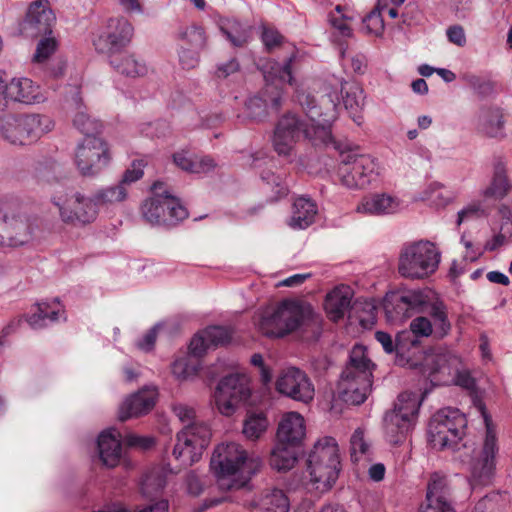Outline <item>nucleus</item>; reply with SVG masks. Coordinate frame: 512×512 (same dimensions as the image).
I'll return each instance as SVG.
<instances>
[{
	"label": "nucleus",
	"instance_id": "nucleus-8",
	"mask_svg": "<svg viewBox=\"0 0 512 512\" xmlns=\"http://www.w3.org/2000/svg\"><path fill=\"white\" fill-rule=\"evenodd\" d=\"M53 127L52 119L41 114H9L0 118V134L12 145L35 143Z\"/></svg>",
	"mask_w": 512,
	"mask_h": 512
},
{
	"label": "nucleus",
	"instance_id": "nucleus-6",
	"mask_svg": "<svg viewBox=\"0 0 512 512\" xmlns=\"http://www.w3.org/2000/svg\"><path fill=\"white\" fill-rule=\"evenodd\" d=\"M384 172L380 162L367 154L355 150H341L337 174L348 189H364L377 184Z\"/></svg>",
	"mask_w": 512,
	"mask_h": 512
},
{
	"label": "nucleus",
	"instance_id": "nucleus-14",
	"mask_svg": "<svg viewBox=\"0 0 512 512\" xmlns=\"http://www.w3.org/2000/svg\"><path fill=\"white\" fill-rule=\"evenodd\" d=\"M486 433L479 451L473 450L470 462L472 489L476 486L489 485L495 475L496 455L498 452L497 437L487 416H485Z\"/></svg>",
	"mask_w": 512,
	"mask_h": 512
},
{
	"label": "nucleus",
	"instance_id": "nucleus-61",
	"mask_svg": "<svg viewBox=\"0 0 512 512\" xmlns=\"http://www.w3.org/2000/svg\"><path fill=\"white\" fill-rule=\"evenodd\" d=\"M262 179L275 190L277 197H283L288 193V185L280 175H275L273 172L262 174Z\"/></svg>",
	"mask_w": 512,
	"mask_h": 512
},
{
	"label": "nucleus",
	"instance_id": "nucleus-52",
	"mask_svg": "<svg viewBox=\"0 0 512 512\" xmlns=\"http://www.w3.org/2000/svg\"><path fill=\"white\" fill-rule=\"evenodd\" d=\"M385 9L384 6L378 4L374 10H372L365 18L364 24L367 31L375 36L382 35L384 31V21L382 18V12Z\"/></svg>",
	"mask_w": 512,
	"mask_h": 512
},
{
	"label": "nucleus",
	"instance_id": "nucleus-34",
	"mask_svg": "<svg viewBox=\"0 0 512 512\" xmlns=\"http://www.w3.org/2000/svg\"><path fill=\"white\" fill-rule=\"evenodd\" d=\"M483 196L497 201L507 199L512 201V183L502 164L495 166L490 185L483 191Z\"/></svg>",
	"mask_w": 512,
	"mask_h": 512
},
{
	"label": "nucleus",
	"instance_id": "nucleus-60",
	"mask_svg": "<svg viewBox=\"0 0 512 512\" xmlns=\"http://www.w3.org/2000/svg\"><path fill=\"white\" fill-rule=\"evenodd\" d=\"M199 49H188L181 47L179 51V62L183 69H193L199 63Z\"/></svg>",
	"mask_w": 512,
	"mask_h": 512
},
{
	"label": "nucleus",
	"instance_id": "nucleus-40",
	"mask_svg": "<svg viewBox=\"0 0 512 512\" xmlns=\"http://www.w3.org/2000/svg\"><path fill=\"white\" fill-rule=\"evenodd\" d=\"M268 419L263 413H251L243 421L242 433L250 441L258 440L268 428Z\"/></svg>",
	"mask_w": 512,
	"mask_h": 512
},
{
	"label": "nucleus",
	"instance_id": "nucleus-24",
	"mask_svg": "<svg viewBox=\"0 0 512 512\" xmlns=\"http://www.w3.org/2000/svg\"><path fill=\"white\" fill-rule=\"evenodd\" d=\"M403 208L401 199L386 192H375L364 196L355 211L364 216L386 217L398 214Z\"/></svg>",
	"mask_w": 512,
	"mask_h": 512
},
{
	"label": "nucleus",
	"instance_id": "nucleus-4",
	"mask_svg": "<svg viewBox=\"0 0 512 512\" xmlns=\"http://www.w3.org/2000/svg\"><path fill=\"white\" fill-rule=\"evenodd\" d=\"M311 307L286 299L264 308L256 322L258 330L267 337L281 338L298 329L310 316Z\"/></svg>",
	"mask_w": 512,
	"mask_h": 512
},
{
	"label": "nucleus",
	"instance_id": "nucleus-5",
	"mask_svg": "<svg viewBox=\"0 0 512 512\" xmlns=\"http://www.w3.org/2000/svg\"><path fill=\"white\" fill-rule=\"evenodd\" d=\"M292 61L293 57H290L283 65L277 62H268L266 64L263 71L266 82L263 95L250 97L245 103L248 118L260 120L265 117L268 104L274 109L280 107L282 84L288 83L293 85L294 83L291 70Z\"/></svg>",
	"mask_w": 512,
	"mask_h": 512
},
{
	"label": "nucleus",
	"instance_id": "nucleus-21",
	"mask_svg": "<svg viewBox=\"0 0 512 512\" xmlns=\"http://www.w3.org/2000/svg\"><path fill=\"white\" fill-rule=\"evenodd\" d=\"M56 17L48 0H36L28 8L22 31L31 37L51 35Z\"/></svg>",
	"mask_w": 512,
	"mask_h": 512
},
{
	"label": "nucleus",
	"instance_id": "nucleus-32",
	"mask_svg": "<svg viewBox=\"0 0 512 512\" xmlns=\"http://www.w3.org/2000/svg\"><path fill=\"white\" fill-rule=\"evenodd\" d=\"M475 127L489 137H495L502 128V114L495 106L482 105L474 116Z\"/></svg>",
	"mask_w": 512,
	"mask_h": 512
},
{
	"label": "nucleus",
	"instance_id": "nucleus-46",
	"mask_svg": "<svg viewBox=\"0 0 512 512\" xmlns=\"http://www.w3.org/2000/svg\"><path fill=\"white\" fill-rule=\"evenodd\" d=\"M166 485L165 477L161 470L153 469L145 474L141 482V491L144 496L151 497L158 494Z\"/></svg>",
	"mask_w": 512,
	"mask_h": 512
},
{
	"label": "nucleus",
	"instance_id": "nucleus-15",
	"mask_svg": "<svg viewBox=\"0 0 512 512\" xmlns=\"http://www.w3.org/2000/svg\"><path fill=\"white\" fill-rule=\"evenodd\" d=\"M312 121L307 117L301 120L295 114H286L278 122L273 136V146L278 155L289 157L300 135L312 142L313 145H328L332 141H321L307 135L305 130H314Z\"/></svg>",
	"mask_w": 512,
	"mask_h": 512
},
{
	"label": "nucleus",
	"instance_id": "nucleus-47",
	"mask_svg": "<svg viewBox=\"0 0 512 512\" xmlns=\"http://www.w3.org/2000/svg\"><path fill=\"white\" fill-rule=\"evenodd\" d=\"M462 80L481 98L488 97L494 93V83L485 77L466 73L462 76Z\"/></svg>",
	"mask_w": 512,
	"mask_h": 512
},
{
	"label": "nucleus",
	"instance_id": "nucleus-31",
	"mask_svg": "<svg viewBox=\"0 0 512 512\" xmlns=\"http://www.w3.org/2000/svg\"><path fill=\"white\" fill-rule=\"evenodd\" d=\"M69 102L76 110L73 116L74 127L83 133L85 137H96L95 134L101 130L102 124L86 112L78 88L73 89Z\"/></svg>",
	"mask_w": 512,
	"mask_h": 512
},
{
	"label": "nucleus",
	"instance_id": "nucleus-58",
	"mask_svg": "<svg viewBox=\"0 0 512 512\" xmlns=\"http://www.w3.org/2000/svg\"><path fill=\"white\" fill-rule=\"evenodd\" d=\"M409 331L419 339L420 337H429L434 332V328L428 318L419 316L411 321Z\"/></svg>",
	"mask_w": 512,
	"mask_h": 512
},
{
	"label": "nucleus",
	"instance_id": "nucleus-36",
	"mask_svg": "<svg viewBox=\"0 0 512 512\" xmlns=\"http://www.w3.org/2000/svg\"><path fill=\"white\" fill-rule=\"evenodd\" d=\"M110 64L119 73L131 78L142 77L148 71L145 62L134 54L112 55Z\"/></svg>",
	"mask_w": 512,
	"mask_h": 512
},
{
	"label": "nucleus",
	"instance_id": "nucleus-25",
	"mask_svg": "<svg viewBox=\"0 0 512 512\" xmlns=\"http://www.w3.org/2000/svg\"><path fill=\"white\" fill-rule=\"evenodd\" d=\"M47 99V92L30 78L14 77L10 79L8 102L36 105L44 103Z\"/></svg>",
	"mask_w": 512,
	"mask_h": 512
},
{
	"label": "nucleus",
	"instance_id": "nucleus-11",
	"mask_svg": "<svg viewBox=\"0 0 512 512\" xmlns=\"http://www.w3.org/2000/svg\"><path fill=\"white\" fill-rule=\"evenodd\" d=\"M466 418L457 408L446 407L437 411L430 420L428 439L433 448L453 451L460 449Z\"/></svg>",
	"mask_w": 512,
	"mask_h": 512
},
{
	"label": "nucleus",
	"instance_id": "nucleus-55",
	"mask_svg": "<svg viewBox=\"0 0 512 512\" xmlns=\"http://www.w3.org/2000/svg\"><path fill=\"white\" fill-rule=\"evenodd\" d=\"M172 411L184 426L194 425L195 423H205L197 419L195 409L190 405L176 403L172 406Z\"/></svg>",
	"mask_w": 512,
	"mask_h": 512
},
{
	"label": "nucleus",
	"instance_id": "nucleus-49",
	"mask_svg": "<svg viewBox=\"0 0 512 512\" xmlns=\"http://www.w3.org/2000/svg\"><path fill=\"white\" fill-rule=\"evenodd\" d=\"M180 39L185 41L191 48L202 50L206 45V36L202 27L191 25L180 32Z\"/></svg>",
	"mask_w": 512,
	"mask_h": 512
},
{
	"label": "nucleus",
	"instance_id": "nucleus-50",
	"mask_svg": "<svg viewBox=\"0 0 512 512\" xmlns=\"http://www.w3.org/2000/svg\"><path fill=\"white\" fill-rule=\"evenodd\" d=\"M447 479L437 473H434L428 483L425 498H438L440 500H448Z\"/></svg>",
	"mask_w": 512,
	"mask_h": 512
},
{
	"label": "nucleus",
	"instance_id": "nucleus-59",
	"mask_svg": "<svg viewBox=\"0 0 512 512\" xmlns=\"http://www.w3.org/2000/svg\"><path fill=\"white\" fill-rule=\"evenodd\" d=\"M484 214V209L480 201H474L458 212L457 224L470 219L478 218Z\"/></svg>",
	"mask_w": 512,
	"mask_h": 512
},
{
	"label": "nucleus",
	"instance_id": "nucleus-19",
	"mask_svg": "<svg viewBox=\"0 0 512 512\" xmlns=\"http://www.w3.org/2000/svg\"><path fill=\"white\" fill-rule=\"evenodd\" d=\"M133 36V27L125 18H111L106 31L99 34L93 45L97 52L110 56L117 54L129 44Z\"/></svg>",
	"mask_w": 512,
	"mask_h": 512
},
{
	"label": "nucleus",
	"instance_id": "nucleus-53",
	"mask_svg": "<svg viewBox=\"0 0 512 512\" xmlns=\"http://www.w3.org/2000/svg\"><path fill=\"white\" fill-rule=\"evenodd\" d=\"M57 45V40L50 35L48 37L42 38L37 44L33 60L37 63L46 62L49 57L56 51Z\"/></svg>",
	"mask_w": 512,
	"mask_h": 512
},
{
	"label": "nucleus",
	"instance_id": "nucleus-48",
	"mask_svg": "<svg viewBox=\"0 0 512 512\" xmlns=\"http://www.w3.org/2000/svg\"><path fill=\"white\" fill-rule=\"evenodd\" d=\"M34 308L41 311L47 324L65 319L63 307L58 299H54L52 301H41L36 303Z\"/></svg>",
	"mask_w": 512,
	"mask_h": 512
},
{
	"label": "nucleus",
	"instance_id": "nucleus-42",
	"mask_svg": "<svg viewBox=\"0 0 512 512\" xmlns=\"http://www.w3.org/2000/svg\"><path fill=\"white\" fill-rule=\"evenodd\" d=\"M420 350V340L409 330H403L396 336V355L409 360Z\"/></svg>",
	"mask_w": 512,
	"mask_h": 512
},
{
	"label": "nucleus",
	"instance_id": "nucleus-27",
	"mask_svg": "<svg viewBox=\"0 0 512 512\" xmlns=\"http://www.w3.org/2000/svg\"><path fill=\"white\" fill-rule=\"evenodd\" d=\"M157 395L155 387H146L130 395L120 405L119 419L125 421L147 414L154 407Z\"/></svg>",
	"mask_w": 512,
	"mask_h": 512
},
{
	"label": "nucleus",
	"instance_id": "nucleus-63",
	"mask_svg": "<svg viewBox=\"0 0 512 512\" xmlns=\"http://www.w3.org/2000/svg\"><path fill=\"white\" fill-rule=\"evenodd\" d=\"M209 348L210 345L208 344L205 335H203V330L195 334L190 341L189 351L193 357L202 356Z\"/></svg>",
	"mask_w": 512,
	"mask_h": 512
},
{
	"label": "nucleus",
	"instance_id": "nucleus-22",
	"mask_svg": "<svg viewBox=\"0 0 512 512\" xmlns=\"http://www.w3.org/2000/svg\"><path fill=\"white\" fill-rule=\"evenodd\" d=\"M459 358L445 348H433L425 353L422 362V371L431 377V382L440 384L446 380L437 375L450 376L458 371Z\"/></svg>",
	"mask_w": 512,
	"mask_h": 512
},
{
	"label": "nucleus",
	"instance_id": "nucleus-51",
	"mask_svg": "<svg viewBox=\"0 0 512 512\" xmlns=\"http://www.w3.org/2000/svg\"><path fill=\"white\" fill-rule=\"evenodd\" d=\"M210 347L227 344L231 339V330L223 326H210L203 330Z\"/></svg>",
	"mask_w": 512,
	"mask_h": 512
},
{
	"label": "nucleus",
	"instance_id": "nucleus-35",
	"mask_svg": "<svg viewBox=\"0 0 512 512\" xmlns=\"http://www.w3.org/2000/svg\"><path fill=\"white\" fill-rule=\"evenodd\" d=\"M298 446L276 442L270 454V465L277 471H287L294 467L299 455Z\"/></svg>",
	"mask_w": 512,
	"mask_h": 512
},
{
	"label": "nucleus",
	"instance_id": "nucleus-64",
	"mask_svg": "<svg viewBox=\"0 0 512 512\" xmlns=\"http://www.w3.org/2000/svg\"><path fill=\"white\" fill-rule=\"evenodd\" d=\"M216 167L217 163L212 157L195 155L193 174H208Z\"/></svg>",
	"mask_w": 512,
	"mask_h": 512
},
{
	"label": "nucleus",
	"instance_id": "nucleus-45",
	"mask_svg": "<svg viewBox=\"0 0 512 512\" xmlns=\"http://www.w3.org/2000/svg\"><path fill=\"white\" fill-rule=\"evenodd\" d=\"M127 197V189L120 183L98 190L94 195V202L97 205L113 204L125 200Z\"/></svg>",
	"mask_w": 512,
	"mask_h": 512
},
{
	"label": "nucleus",
	"instance_id": "nucleus-37",
	"mask_svg": "<svg viewBox=\"0 0 512 512\" xmlns=\"http://www.w3.org/2000/svg\"><path fill=\"white\" fill-rule=\"evenodd\" d=\"M472 512H512V495L492 492L481 498Z\"/></svg>",
	"mask_w": 512,
	"mask_h": 512
},
{
	"label": "nucleus",
	"instance_id": "nucleus-10",
	"mask_svg": "<svg viewBox=\"0 0 512 512\" xmlns=\"http://www.w3.org/2000/svg\"><path fill=\"white\" fill-rule=\"evenodd\" d=\"M152 194L141 207L142 217L148 224L172 226L187 218V209L170 193L163 182L153 184Z\"/></svg>",
	"mask_w": 512,
	"mask_h": 512
},
{
	"label": "nucleus",
	"instance_id": "nucleus-29",
	"mask_svg": "<svg viewBox=\"0 0 512 512\" xmlns=\"http://www.w3.org/2000/svg\"><path fill=\"white\" fill-rule=\"evenodd\" d=\"M306 435L305 421L297 412L286 413L279 422L277 442L300 447Z\"/></svg>",
	"mask_w": 512,
	"mask_h": 512
},
{
	"label": "nucleus",
	"instance_id": "nucleus-54",
	"mask_svg": "<svg viewBox=\"0 0 512 512\" xmlns=\"http://www.w3.org/2000/svg\"><path fill=\"white\" fill-rule=\"evenodd\" d=\"M417 512H456V510L449 500L425 498L420 503Z\"/></svg>",
	"mask_w": 512,
	"mask_h": 512
},
{
	"label": "nucleus",
	"instance_id": "nucleus-17",
	"mask_svg": "<svg viewBox=\"0 0 512 512\" xmlns=\"http://www.w3.org/2000/svg\"><path fill=\"white\" fill-rule=\"evenodd\" d=\"M250 393L249 380L245 374H230L222 378L216 387L215 405L222 415L231 416L250 397Z\"/></svg>",
	"mask_w": 512,
	"mask_h": 512
},
{
	"label": "nucleus",
	"instance_id": "nucleus-33",
	"mask_svg": "<svg viewBox=\"0 0 512 512\" xmlns=\"http://www.w3.org/2000/svg\"><path fill=\"white\" fill-rule=\"evenodd\" d=\"M317 205L310 198L299 197L293 203L292 215L288 225L295 230L309 227L315 220Z\"/></svg>",
	"mask_w": 512,
	"mask_h": 512
},
{
	"label": "nucleus",
	"instance_id": "nucleus-28",
	"mask_svg": "<svg viewBox=\"0 0 512 512\" xmlns=\"http://www.w3.org/2000/svg\"><path fill=\"white\" fill-rule=\"evenodd\" d=\"M97 450L103 466L114 468L119 465L123 456L120 432L114 428L101 432L97 439Z\"/></svg>",
	"mask_w": 512,
	"mask_h": 512
},
{
	"label": "nucleus",
	"instance_id": "nucleus-12",
	"mask_svg": "<svg viewBox=\"0 0 512 512\" xmlns=\"http://www.w3.org/2000/svg\"><path fill=\"white\" fill-rule=\"evenodd\" d=\"M422 399L415 392L401 393L394 409L384 417L385 433L390 443H401L416 423Z\"/></svg>",
	"mask_w": 512,
	"mask_h": 512
},
{
	"label": "nucleus",
	"instance_id": "nucleus-1",
	"mask_svg": "<svg viewBox=\"0 0 512 512\" xmlns=\"http://www.w3.org/2000/svg\"><path fill=\"white\" fill-rule=\"evenodd\" d=\"M343 104L357 125H361L364 107V91L355 83L349 84L341 77L331 76L319 91L298 92L297 101L314 130H305L307 135L321 141H332V125L338 118L340 94Z\"/></svg>",
	"mask_w": 512,
	"mask_h": 512
},
{
	"label": "nucleus",
	"instance_id": "nucleus-16",
	"mask_svg": "<svg viewBox=\"0 0 512 512\" xmlns=\"http://www.w3.org/2000/svg\"><path fill=\"white\" fill-rule=\"evenodd\" d=\"M110 159L107 142L99 137H85L76 147L74 163L82 176L94 177L109 165Z\"/></svg>",
	"mask_w": 512,
	"mask_h": 512
},
{
	"label": "nucleus",
	"instance_id": "nucleus-20",
	"mask_svg": "<svg viewBox=\"0 0 512 512\" xmlns=\"http://www.w3.org/2000/svg\"><path fill=\"white\" fill-rule=\"evenodd\" d=\"M279 393L303 403H309L315 395L314 385L300 369L290 367L284 370L276 381Z\"/></svg>",
	"mask_w": 512,
	"mask_h": 512
},
{
	"label": "nucleus",
	"instance_id": "nucleus-56",
	"mask_svg": "<svg viewBox=\"0 0 512 512\" xmlns=\"http://www.w3.org/2000/svg\"><path fill=\"white\" fill-rule=\"evenodd\" d=\"M351 457L354 461H358L360 456L366 454L369 445L364 439V432L358 428L354 431L350 439Z\"/></svg>",
	"mask_w": 512,
	"mask_h": 512
},
{
	"label": "nucleus",
	"instance_id": "nucleus-26",
	"mask_svg": "<svg viewBox=\"0 0 512 512\" xmlns=\"http://www.w3.org/2000/svg\"><path fill=\"white\" fill-rule=\"evenodd\" d=\"M428 303L427 297L420 291H408L395 294L392 300H386L385 310L391 319H404L410 317L411 311H423Z\"/></svg>",
	"mask_w": 512,
	"mask_h": 512
},
{
	"label": "nucleus",
	"instance_id": "nucleus-23",
	"mask_svg": "<svg viewBox=\"0 0 512 512\" xmlns=\"http://www.w3.org/2000/svg\"><path fill=\"white\" fill-rule=\"evenodd\" d=\"M54 204L59 208L60 217L65 223L85 225L93 222L97 215L94 198L85 197L80 193H75L67 201V205L73 210H69L60 199L54 198Z\"/></svg>",
	"mask_w": 512,
	"mask_h": 512
},
{
	"label": "nucleus",
	"instance_id": "nucleus-30",
	"mask_svg": "<svg viewBox=\"0 0 512 512\" xmlns=\"http://www.w3.org/2000/svg\"><path fill=\"white\" fill-rule=\"evenodd\" d=\"M353 294L350 286L339 285L326 295L324 308L331 320L338 321L343 318L350 308Z\"/></svg>",
	"mask_w": 512,
	"mask_h": 512
},
{
	"label": "nucleus",
	"instance_id": "nucleus-62",
	"mask_svg": "<svg viewBox=\"0 0 512 512\" xmlns=\"http://www.w3.org/2000/svg\"><path fill=\"white\" fill-rule=\"evenodd\" d=\"M195 154L189 151H179L173 154L174 164L183 171L193 173Z\"/></svg>",
	"mask_w": 512,
	"mask_h": 512
},
{
	"label": "nucleus",
	"instance_id": "nucleus-3",
	"mask_svg": "<svg viewBox=\"0 0 512 512\" xmlns=\"http://www.w3.org/2000/svg\"><path fill=\"white\" fill-rule=\"evenodd\" d=\"M373 369L374 364L368 358L365 347L355 345L338 381L337 398L351 405L362 404L371 391Z\"/></svg>",
	"mask_w": 512,
	"mask_h": 512
},
{
	"label": "nucleus",
	"instance_id": "nucleus-2",
	"mask_svg": "<svg viewBox=\"0 0 512 512\" xmlns=\"http://www.w3.org/2000/svg\"><path fill=\"white\" fill-rule=\"evenodd\" d=\"M260 466L258 456L233 441L218 444L210 461V469L222 490L242 488Z\"/></svg>",
	"mask_w": 512,
	"mask_h": 512
},
{
	"label": "nucleus",
	"instance_id": "nucleus-9",
	"mask_svg": "<svg viewBox=\"0 0 512 512\" xmlns=\"http://www.w3.org/2000/svg\"><path fill=\"white\" fill-rule=\"evenodd\" d=\"M440 260L441 252L431 241L412 242L400 252L398 271L408 279H424L436 272Z\"/></svg>",
	"mask_w": 512,
	"mask_h": 512
},
{
	"label": "nucleus",
	"instance_id": "nucleus-38",
	"mask_svg": "<svg viewBox=\"0 0 512 512\" xmlns=\"http://www.w3.org/2000/svg\"><path fill=\"white\" fill-rule=\"evenodd\" d=\"M256 512H289V500L282 490L272 489L256 503Z\"/></svg>",
	"mask_w": 512,
	"mask_h": 512
},
{
	"label": "nucleus",
	"instance_id": "nucleus-41",
	"mask_svg": "<svg viewBox=\"0 0 512 512\" xmlns=\"http://www.w3.org/2000/svg\"><path fill=\"white\" fill-rule=\"evenodd\" d=\"M428 313L433 319L435 336L438 338L446 336L451 329L446 305L442 301H434L429 305Z\"/></svg>",
	"mask_w": 512,
	"mask_h": 512
},
{
	"label": "nucleus",
	"instance_id": "nucleus-44",
	"mask_svg": "<svg viewBox=\"0 0 512 512\" xmlns=\"http://www.w3.org/2000/svg\"><path fill=\"white\" fill-rule=\"evenodd\" d=\"M172 373L178 380H188L194 377L199 370V361L186 355L177 358L172 363Z\"/></svg>",
	"mask_w": 512,
	"mask_h": 512
},
{
	"label": "nucleus",
	"instance_id": "nucleus-18",
	"mask_svg": "<svg viewBox=\"0 0 512 512\" xmlns=\"http://www.w3.org/2000/svg\"><path fill=\"white\" fill-rule=\"evenodd\" d=\"M35 227L30 218L10 213L8 205L0 208V246L19 247L27 244L33 238Z\"/></svg>",
	"mask_w": 512,
	"mask_h": 512
},
{
	"label": "nucleus",
	"instance_id": "nucleus-43",
	"mask_svg": "<svg viewBox=\"0 0 512 512\" xmlns=\"http://www.w3.org/2000/svg\"><path fill=\"white\" fill-rule=\"evenodd\" d=\"M420 199L432 206L444 207L451 201V196L440 183L433 182L421 192Z\"/></svg>",
	"mask_w": 512,
	"mask_h": 512
},
{
	"label": "nucleus",
	"instance_id": "nucleus-7",
	"mask_svg": "<svg viewBox=\"0 0 512 512\" xmlns=\"http://www.w3.org/2000/svg\"><path fill=\"white\" fill-rule=\"evenodd\" d=\"M310 480L319 492L329 490L340 471L339 449L336 440L324 437L315 445L308 458Z\"/></svg>",
	"mask_w": 512,
	"mask_h": 512
},
{
	"label": "nucleus",
	"instance_id": "nucleus-39",
	"mask_svg": "<svg viewBox=\"0 0 512 512\" xmlns=\"http://www.w3.org/2000/svg\"><path fill=\"white\" fill-rule=\"evenodd\" d=\"M219 25L221 32L233 46L241 47L247 43L249 38V28L247 26L242 25L235 19L221 20Z\"/></svg>",
	"mask_w": 512,
	"mask_h": 512
},
{
	"label": "nucleus",
	"instance_id": "nucleus-13",
	"mask_svg": "<svg viewBox=\"0 0 512 512\" xmlns=\"http://www.w3.org/2000/svg\"><path fill=\"white\" fill-rule=\"evenodd\" d=\"M212 432L207 423L185 425L176 435L172 455L181 466L187 467L199 461L208 447Z\"/></svg>",
	"mask_w": 512,
	"mask_h": 512
},
{
	"label": "nucleus",
	"instance_id": "nucleus-57",
	"mask_svg": "<svg viewBox=\"0 0 512 512\" xmlns=\"http://www.w3.org/2000/svg\"><path fill=\"white\" fill-rule=\"evenodd\" d=\"M342 66L345 70H350L357 74H363L366 68L365 56L362 54L351 55L342 52Z\"/></svg>",
	"mask_w": 512,
	"mask_h": 512
}]
</instances>
